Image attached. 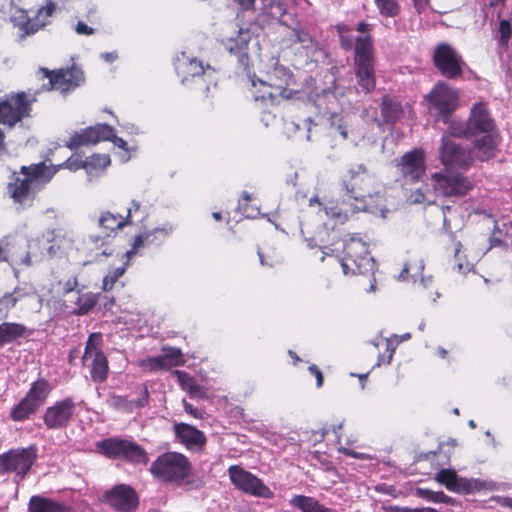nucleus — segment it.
Here are the masks:
<instances>
[{"instance_id": "f257e3e1", "label": "nucleus", "mask_w": 512, "mask_h": 512, "mask_svg": "<svg viewBox=\"0 0 512 512\" xmlns=\"http://www.w3.org/2000/svg\"><path fill=\"white\" fill-rule=\"evenodd\" d=\"M468 133L475 140L476 157L488 161L494 157L499 143V131L485 102L472 105L467 119Z\"/></svg>"}, {"instance_id": "f03ea898", "label": "nucleus", "mask_w": 512, "mask_h": 512, "mask_svg": "<svg viewBox=\"0 0 512 512\" xmlns=\"http://www.w3.org/2000/svg\"><path fill=\"white\" fill-rule=\"evenodd\" d=\"M353 62L357 84L365 93L372 92L376 86V79L374 47L371 35L356 37Z\"/></svg>"}, {"instance_id": "7ed1b4c3", "label": "nucleus", "mask_w": 512, "mask_h": 512, "mask_svg": "<svg viewBox=\"0 0 512 512\" xmlns=\"http://www.w3.org/2000/svg\"><path fill=\"white\" fill-rule=\"evenodd\" d=\"M430 184L436 196L452 199L464 197L474 188L470 177L451 168H442L431 174Z\"/></svg>"}, {"instance_id": "20e7f679", "label": "nucleus", "mask_w": 512, "mask_h": 512, "mask_svg": "<svg viewBox=\"0 0 512 512\" xmlns=\"http://www.w3.org/2000/svg\"><path fill=\"white\" fill-rule=\"evenodd\" d=\"M189 459L178 452L161 454L151 464V473L163 482L182 483L191 473Z\"/></svg>"}, {"instance_id": "39448f33", "label": "nucleus", "mask_w": 512, "mask_h": 512, "mask_svg": "<svg viewBox=\"0 0 512 512\" xmlns=\"http://www.w3.org/2000/svg\"><path fill=\"white\" fill-rule=\"evenodd\" d=\"M36 75L43 82L47 80V83H43L41 88L35 91L36 94L41 91L57 90L62 95H66L70 91L75 90L85 81L83 71L76 66L53 71L40 67Z\"/></svg>"}, {"instance_id": "423d86ee", "label": "nucleus", "mask_w": 512, "mask_h": 512, "mask_svg": "<svg viewBox=\"0 0 512 512\" xmlns=\"http://www.w3.org/2000/svg\"><path fill=\"white\" fill-rule=\"evenodd\" d=\"M97 450L107 458L123 459L132 464L146 465L149 461L146 451L137 443L110 437L96 443Z\"/></svg>"}, {"instance_id": "0eeeda50", "label": "nucleus", "mask_w": 512, "mask_h": 512, "mask_svg": "<svg viewBox=\"0 0 512 512\" xmlns=\"http://www.w3.org/2000/svg\"><path fill=\"white\" fill-rule=\"evenodd\" d=\"M345 256L341 259L343 272L356 274L374 273L376 263L369 255L368 245L356 236H352L344 244Z\"/></svg>"}, {"instance_id": "6e6552de", "label": "nucleus", "mask_w": 512, "mask_h": 512, "mask_svg": "<svg viewBox=\"0 0 512 512\" xmlns=\"http://www.w3.org/2000/svg\"><path fill=\"white\" fill-rule=\"evenodd\" d=\"M236 3L246 18L245 23L250 25L281 19L286 13L284 5L278 0H238Z\"/></svg>"}, {"instance_id": "1a4fd4ad", "label": "nucleus", "mask_w": 512, "mask_h": 512, "mask_svg": "<svg viewBox=\"0 0 512 512\" xmlns=\"http://www.w3.org/2000/svg\"><path fill=\"white\" fill-rule=\"evenodd\" d=\"M432 60L434 66L446 79L453 80L462 77L465 62L458 51L449 43H438L435 46Z\"/></svg>"}, {"instance_id": "9d476101", "label": "nucleus", "mask_w": 512, "mask_h": 512, "mask_svg": "<svg viewBox=\"0 0 512 512\" xmlns=\"http://www.w3.org/2000/svg\"><path fill=\"white\" fill-rule=\"evenodd\" d=\"M433 110L439 119L448 123L452 113L458 107L459 95L457 90L445 82H439L426 96Z\"/></svg>"}, {"instance_id": "9b49d317", "label": "nucleus", "mask_w": 512, "mask_h": 512, "mask_svg": "<svg viewBox=\"0 0 512 512\" xmlns=\"http://www.w3.org/2000/svg\"><path fill=\"white\" fill-rule=\"evenodd\" d=\"M439 159L443 168L468 170L474 161L470 151L461 144L453 141L448 135H443L439 147Z\"/></svg>"}, {"instance_id": "f8f14e48", "label": "nucleus", "mask_w": 512, "mask_h": 512, "mask_svg": "<svg viewBox=\"0 0 512 512\" xmlns=\"http://www.w3.org/2000/svg\"><path fill=\"white\" fill-rule=\"evenodd\" d=\"M267 84L278 91V95L285 100L295 99L300 94L293 88L296 79L290 68L275 60L267 71Z\"/></svg>"}, {"instance_id": "ddd939ff", "label": "nucleus", "mask_w": 512, "mask_h": 512, "mask_svg": "<svg viewBox=\"0 0 512 512\" xmlns=\"http://www.w3.org/2000/svg\"><path fill=\"white\" fill-rule=\"evenodd\" d=\"M32 467V446L11 449L0 455V475L15 473L16 481L22 480Z\"/></svg>"}, {"instance_id": "4468645a", "label": "nucleus", "mask_w": 512, "mask_h": 512, "mask_svg": "<svg viewBox=\"0 0 512 512\" xmlns=\"http://www.w3.org/2000/svg\"><path fill=\"white\" fill-rule=\"evenodd\" d=\"M30 102L25 92H18L0 101V124L14 127L24 117L29 116Z\"/></svg>"}, {"instance_id": "2eb2a0df", "label": "nucleus", "mask_w": 512, "mask_h": 512, "mask_svg": "<svg viewBox=\"0 0 512 512\" xmlns=\"http://www.w3.org/2000/svg\"><path fill=\"white\" fill-rule=\"evenodd\" d=\"M231 482L240 490L253 496L271 499L273 492L255 475L239 466L228 469Z\"/></svg>"}, {"instance_id": "dca6fc26", "label": "nucleus", "mask_w": 512, "mask_h": 512, "mask_svg": "<svg viewBox=\"0 0 512 512\" xmlns=\"http://www.w3.org/2000/svg\"><path fill=\"white\" fill-rule=\"evenodd\" d=\"M330 120L331 133L340 135L343 140L350 141L357 145L366 137V132L363 128V120L356 116H339L332 114Z\"/></svg>"}, {"instance_id": "f3484780", "label": "nucleus", "mask_w": 512, "mask_h": 512, "mask_svg": "<svg viewBox=\"0 0 512 512\" xmlns=\"http://www.w3.org/2000/svg\"><path fill=\"white\" fill-rule=\"evenodd\" d=\"M103 499L118 512H134L139 505L135 489L126 484H118L105 491Z\"/></svg>"}, {"instance_id": "a211bd4d", "label": "nucleus", "mask_w": 512, "mask_h": 512, "mask_svg": "<svg viewBox=\"0 0 512 512\" xmlns=\"http://www.w3.org/2000/svg\"><path fill=\"white\" fill-rule=\"evenodd\" d=\"M395 161L396 167L404 178L405 183H415L425 174V157L421 149L408 151Z\"/></svg>"}, {"instance_id": "6ab92c4d", "label": "nucleus", "mask_w": 512, "mask_h": 512, "mask_svg": "<svg viewBox=\"0 0 512 512\" xmlns=\"http://www.w3.org/2000/svg\"><path fill=\"white\" fill-rule=\"evenodd\" d=\"M75 403L67 397L46 409L43 416L44 424L49 429H61L69 425L75 412Z\"/></svg>"}, {"instance_id": "aec40b11", "label": "nucleus", "mask_w": 512, "mask_h": 512, "mask_svg": "<svg viewBox=\"0 0 512 512\" xmlns=\"http://www.w3.org/2000/svg\"><path fill=\"white\" fill-rule=\"evenodd\" d=\"M60 168H67L70 171L85 169V160L71 156L62 164L57 166L46 165L45 162L34 164V193L41 190L48 183Z\"/></svg>"}, {"instance_id": "412c9836", "label": "nucleus", "mask_w": 512, "mask_h": 512, "mask_svg": "<svg viewBox=\"0 0 512 512\" xmlns=\"http://www.w3.org/2000/svg\"><path fill=\"white\" fill-rule=\"evenodd\" d=\"M435 480L445 486L449 491L461 494H469L480 490L482 483L477 479L461 478L455 470L441 469L435 475Z\"/></svg>"}, {"instance_id": "4be33fe9", "label": "nucleus", "mask_w": 512, "mask_h": 512, "mask_svg": "<svg viewBox=\"0 0 512 512\" xmlns=\"http://www.w3.org/2000/svg\"><path fill=\"white\" fill-rule=\"evenodd\" d=\"M111 126L108 124H96L87 127L80 132H75L69 141L65 143V147L70 150L77 149L80 146L95 145L100 141H105L111 136Z\"/></svg>"}, {"instance_id": "5701e85b", "label": "nucleus", "mask_w": 512, "mask_h": 512, "mask_svg": "<svg viewBox=\"0 0 512 512\" xmlns=\"http://www.w3.org/2000/svg\"><path fill=\"white\" fill-rule=\"evenodd\" d=\"M173 432L177 441L192 452H201L204 450L207 438L205 434L196 427L179 422L173 425Z\"/></svg>"}, {"instance_id": "b1692460", "label": "nucleus", "mask_w": 512, "mask_h": 512, "mask_svg": "<svg viewBox=\"0 0 512 512\" xmlns=\"http://www.w3.org/2000/svg\"><path fill=\"white\" fill-rule=\"evenodd\" d=\"M21 173L23 178L13 174V181L7 186V193L15 203L23 204L28 199L32 187V165L23 166Z\"/></svg>"}, {"instance_id": "393cba45", "label": "nucleus", "mask_w": 512, "mask_h": 512, "mask_svg": "<svg viewBox=\"0 0 512 512\" xmlns=\"http://www.w3.org/2000/svg\"><path fill=\"white\" fill-rule=\"evenodd\" d=\"M250 39L249 32L240 28L238 35L235 38H229L225 43V48L231 55L237 58L238 64L243 70H247L250 67L248 54Z\"/></svg>"}, {"instance_id": "a878e982", "label": "nucleus", "mask_w": 512, "mask_h": 512, "mask_svg": "<svg viewBox=\"0 0 512 512\" xmlns=\"http://www.w3.org/2000/svg\"><path fill=\"white\" fill-rule=\"evenodd\" d=\"M10 21L13 24L14 35L18 42H22L32 34V23L26 10L16 8L11 14Z\"/></svg>"}, {"instance_id": "bb28decb", "label": "nucleus", "mask_w": 512, "mask_h": 512, "mask_svg": "<svg viewBox=\"0 0 512 512\" xmlns=\"http://www.w3.org/2000/svg\"><path fill=\"white\" fill-rule=\"evenodd\" d=\"M176 71L179 75L183 76V83L186 82L189 77H200L206 74V70L201 61L196 58L189 59L184 54L182 59H178Z\"/></svg>"}, {"instance_id": "cd10ccee", "label": "nucleus", "mask_w": 512, "mask_h": 512, "mask_svg": "<svg viewBox=\"0 0 512 512\" xmlns=\"http://www.w3.org/2000/svg\"><path fill=\"white\" fill-rule=\"evenodd\" d=\"M99 226L112 233L117 229H122L126 225L132 224L131 209H128L127 215L123 218L120 214H113L111 212H103L98 220Z\"/></svg>"}, {"instance_id": "c85d7f7f", "label": "nucleus", "mask_w": 512, "mask_h": 512, "mask_svg": "<svg viewBox=\"0 0 512 512\" xmlns=\"http://www.w3.org/2000/svg\"><path fill=\"white\" fill-rule=\"evenodd\" d=\"M381 115L386 124H394L403 115V109L398 102L384 96L381 103Z\"/></svg>"}, {"instance_id": "c756f323", "label": "nucleus", "mask_w": 512, "mask_h": 512, "mask_svg": "<svg viewBox=\"0 0 512 512\" xmlns=\"http://www.w3.org/2000/svg\"><path fill=\"white\" fill-rule=\"evenodd\" d=\"M56 7L54 0H47L46 4L37 10L34 15V33L51 23Z\"/></svg>"}, {"instance_id": "7c9ffc66", "label": "nucleus", "mask_w": 512, "mask_h": 512, "mask_svg": "<svg viewBox=\"0 0 512 512\" xmlns=\"http://www.w3.org/2000/svg\"><path fill=\"white\" fill-rule=\"evenodd\" d=\"M91 364V378L94 382L102 383L107 379L108 375V361L104 353H97L95 357L90 358Z\"/></svg>"}, {"instance_id": "2f4dec72", "label": "nucleus", "mask_w": 512, "mask_h": 512, "mask_svg": "<svg viewBox=\"0 0 512 512\" xmlns=\"http://www.w3.org/2000/svg\"><path fill=\"white\" fill-rule=\"evenodd\" d=\"M32 413V386L27 391L26 396L15 405L11 412L10 417L13 421H23L27 419Z\"/></svg>"}, {"instance_id": "473e14b6", "label": "nucleus", "mask_w": 512, "mask_h": 512, "mask_svg": "<svg viewBox=\"0 0 512 512\" xmlns=\"http://www.w3.org/2000/svg\"><path fill=\"white\" fill-rule=\"evenodd\" d=\"M497 17H501V13L498 12ZM494 39L497 42L498 47L507 48L509 41L512 37V24L509 19H499L498 26L493 34Z\"/></svg>"}, {"instance_id": "72a5a7b5", "label": "nucleus", "mask_w": 512, "mask_h": 512, "mask_svg": "<svg viewBox=\"0 0 512 512\" xmlns=\"http://www.w3.org/2000/svg\"><path fill=\"white\" fill-rule=\"evenodd\" d=\"M289 504L301 512H320L322 507L318 500L305 495H294L289 500Z\"/></svg>"}, {"instance_id": "f704fd0d", "label": "nucleus", "mask_w": 512, "mask_h": 512, "mask_svg": "<svg viewBox=\"0 0 512 512\" xmlns=\"http://www.w3.org/2000/svg\"><path fill=\"white\" fill-rule=\"evenodd\" d=\"M34 512H71V510L66 505L34 496Z\"/></svg>"}, {"instance_id": "c9c22d12", "label": "nucleus", "mask_w": 512, "mask_h": 512, "mask_svg": "<svg viewBox=\"0 0 512 512\" xmlns=\"http://www.w3.org/2000/svg\"><path fill=\"white\" fill-rule=\"evenodd\" d=\"M290 40L292 43H299L301 47L305 49L307 52L314 51L317 46L316 41L309 34V32L302 28H294L292 30Z\"/></svg>"}, {"instance_id": "e433bc0d", "label": "nucleus", "mask_w": 512, "mask_h": 512, "mask_svg": "<svg viewBox=\"0 0 512 512\" xmlns=\"http://www.w3.org/2000/svg\"><path fill=\"white\" fill-rule=\"evenodd\" d=\"M415 493L418 497L425 499L428 502L453 504L452 497L444 494L442 491H432L426 488H416Z\"/></svg>"}, {"instance_id": "4c0bfd02", "label": "nucleus", "mask_w": 512, "mask_h": 512, "mask_svg": "<svg viewBox=\"0 0 512 512\" xmlns=\"http://www.w3.org/2000/svg\"><path fill=\"white\" fill-rule=\"evenodd\" d=\"M340 191L346 200H355L356 202L363 203L364 195L356 188L355 180H350V177H345L340 183Z\"/></svg>"}, {"instance_id": "58836bf2", "label": "nucleus", "mask_w": 512, "mask_h": 512, "mask_svg": "<svg viewBox=\"0 0 512 512\" xmlns=\"http://www.w3.org/2000/svg\"><path fill=\"white\" fill-rule=\"evenodd\" d=\"M54 386L50 384L47 380L41 378L34 382V407L37 404H42L50 392L53 390Z\"/></svg>"}, {"instance_id": "ea45409f", "label": "nucleus", "mask_w": 512, "mask_h": 512, "mask_svg": "<svg viewBox=\"0 0 512 512\" xmlns=\"http://www.w3.org/2000/svg\"><path fill=\"white\" fill-rule=\"evenodd\" d=\"M22 333V326L13 323H2L0 325V345L12 341L16 337L21 336Z\"/></svg>"}, {"instance_id": "a19ab883", "label": "nucleus", "mask_w": 512, "mask_h": 512, "mask_svg": "<svg viewBox=\"0 0 512 512\" xmlns=\"http://www.w3.org/2000/svg\"><path fill=\"white\" fill-rule=\"evenodd\" d=\"M97 301H98L97 294L89 292V293L79 295L78 299L76 301V305H77L76 313L78 315L87 314L89 311H91L94 308Z\"/></svg>"}, {"instance_id": "79ce46f5", "label": "nucleus", "mask_w": 512, "mask_h": 512, "mask_svg": "<svg viewBox=\"0 0 512 512\" xmlns=\"http://www.w3.org/2000/svg\"><path fill=\"white\" fill-rule=\"evenodd\" d=\"M111 163L110 156L108 154H93L85 160L86 171L90 169H105Z\"/></svg>"}, {"instance_id": "37998d69", "label": "nucleus", "mask_w": 512, "mask_h": 512, "mask_svg": "<svg viewBox=\"0 0 512 512\" xmlns=\"http://www.w3.org/2000/svg\"><path fill=\"white\" fill-rule=\"evenodd\" d=\"M101 334L93 333L88 337L86 342L85 352L83 355L84 360H89L91 357H95L97 353H103L99 346L101 344Z\"/></svg>"}, {"instance_id": "c03bdc74", "label": "nucleus", "mask_w": 512, "mask_h": 512, "mask_svg": "<svg viewBox=\"0 0 512 512\" xmlns=\"http://www.w3.org/2000/svg\"><path fill=\"white\" fill-rule=\"evenodd\" d=\"M381 15L395 17L400 12V6L396 0H375Z\"/></svg>"}, {"instance_id": "a18cd8bd", "label": "nucleus", "mask_w": 512, "mask_h": 512, "mask_svg": "<svg viewBox=\"0 0 512 512\" xmlns=\"http://www.w3.org/2000/svg\"><path fill=\"white\" fill-rule=\"evenodd\" d=\"M163 351L164 354L162 356L163 358H165V363L168 369L174 366H180L184 364L183 355L180 349L169 347L164 348Z\"/></svg>"}, {"instance_id": "49530a36", "label": "nucleus", "mask_w": 512, "mask_h": 512, "mask_svg": "<svg viewBox=\"0 0 512 512\" xmlns=\"http://www.w3.org/2000/svg\"><path fill=\"white\" fill-rule=\"evenodd\" d=\"M175 373L177 374L178 379H181V380H182V378L188 379L189 386L187 388V391L190 394V396L195 397V396H202L204 394L203 388L199 384H197L195 379L193 377H191L188 373H186L184 371H179V370H176Z\"/></svg>"}, {"instance_id": "de8ad7c7", "label": "nucleus", "mask_w": 512, "mask_h": 512, "mask_svg": "<svg viewBox=\"0 0 512 512\" xmlns=\"http://www.w3.org/2000/svg\"><path fill=\"white\" fill-rule=\"evenodd\" d=\"M449 133L450 135L458 138H473L472 135L468 133V123L466 122H455L452 121L449 124Z\"/></svg>"}, {"instance_id": "09e8293b", "label": "nucleus", "mask_w": 512, "mask_h": 512, "mask_svg": "<svg viewBox=\"0 0 512 512\" xmlns=\"http://www.w3.org/2000/svg\"><path fill=\"white\" fill-rule=\"evenodd\" d=\"M125 268L118 267L114 270L110 271L103 279V290L109 291L113 288L114 284L118 281V279L124 274Z\"/></svg>"}, {"instance_id": "8fccbe9b", "label": "nucleus", "mask_w": 512, "mask_h": 512, "mask_svg": "<svg viewBox=\"0 0 512 512\" xmlns=\"http://www.w3.org/2000/svg\"><path fill=\"white\" fill-rule=\"evenodd\" d=\"M152 237L153 233L148 232H145L143 235H137L134 238L132 248L126 252L127 257H131L132 255L136 254L138 248L141 247L144 242L153 243L154 239Z\"/></svg>"}, {"instance_id": "3c124183", "label": "nucleus", "mask_w": 512, "mask_h": 512, "mask_svg": "<svg viewBox=\"0 0 512 512\" xmlns=\"http://www.w3.org/2000/svg\"><path fill=\"white\" fill-rule=\"evenodd\" d=\"M337 31L339 33L341 47L345 50L351 49L353 46L355 47L356 38L352 39L345 35L346 32H349L350 29L346 27V25H338Z\"/></svg>"}, {"instance_id": "603ef678", "label": "nucleus", "mask_w": 512, "mask_h": 512, "mask_svg": "<svg viewBox=\"0 0 512 512\" xmlns=\"http://www.w3.org/2000/svg\"><path fill=\"white\" fill-rule=\"evenodd\" d=\"M145 365L149 367L150 370H167L168 367L165 363V358L162 355L155 356L147 359L145 361Z\"/></svg>"}, {"instance_id": "864d4df0", "label": "nucleus", "mask_w": 512, "mask_h": 512, "mask_svg": "<svg viewBox=\"0 0 512 512\" xmlns=\"http://www.w3.org/2000/svg\"><path fill=\"white\" fill-rule=\"evenodd\" d=\"M148 404H149V392H148L147 386L144 384L140 391L139 397L135 400L130 401V405L137 407V408H142V407L147 406Z\"/></svg>"}, {"instance_id": "5fc2aeb1", "label": "nucleus", "mask_w": 512, "mask_h": 512, "mask_svg": "<svg viewBox=\"0 0 512 512\" xmlns=\"http://www.w3.org/2000/svg\"><path fill=\"white\" fill-rule=\"evenodd\" d=\"M410 270L414 271V277L421 275L422 271L424 270V261L421 259L417 263H415V265L405 263L399 277H403L404 274L408 273Z\"/></svg>"}, {"instance_id": "6e6d98bb", "label": "nucleus", "mask_w": 512, "mask_h": 512, "mask_svg": "<svg viewBox=\"0 0 512 512\" xmlns=\"http://www.w3.org/2000/svg\"><path fill=\"white\" fill-rule=\"evenodd\" d=\"M111 136H109V138L106 140V141H111L113 142V144L117 147H119L120 149H123L125 151L128 150V144L127 142L121 138V137H118L115 135L114 133V128L111 126Z\"/></svg>"}, {"instance_id": "4d7b16f0", "label": "nucleus", "mask_w": 512, "mask_h": 512, "mask_svg": "<svg viewBox=\"0 0 512 512\" xmlns=\"http://www.w3.org/2000/svg\"><path fill=\"white\" fill-rule=\"evenodd\" d=\"M368 172L367 167L364 164H358L354 168H350L347 172V177H350V180H355L360 174H365Z\"/></svg>"}, {"instance_id": "13d9d810", "label": "nucleus", "mask_w": 512, "mask_h": 512, "mask_svg": "<svg viewBox=\"0 0 512 512\" xmlns=\"http://www.w3.org/2000/svg\"><path fill=\"white\" fill-rule=\"evenodd\" d=\"M75 31L79 35H92L95 32V30L92 27L88 26L82 21H79L76 24Z\"/></svg>"}, {"instance_id": "bf43d9fd", "label": "nucleus", "mask_w": 512, "mask_h": 512, "mask_svg": "<svg viewBox=\"0 0 512 512\" xmlns=\"http://www.w3.org/2000/svg\"><path fill=\"white\" fill-rule=\"evenodd\" d=\"M129 404L126 397L115 395L111 398V405L115 408H127Z\"/></svg>"}, {"instance_id": "052dcab7", "label": "nucleus", "mask_w": 512, "mask_h": 512, "mask_svg": "<svg viewBox=\"0 0 512 512\" xmlns=\"http://www.w3.org/2000/svg\"><path fill=\"white\" fill-rule=\"evenodd\" d=\"M173 231V227L170 224H165L162 227H157L148 233H153V239L155 240V234L160 233L164 238L167 237Z\"/></svg>"}, {"instance_id": "680f3d73", "label": "nucleus", "mask_w": 512, "mask_h": 512, "mask_svg": "<svg viewBox=\"0 0 512 512\" xmlns=\"http://www.w3.org/2000/svg\"><path fill=\"white\" fill-rule=\"evenodd\" d=\"M183 407L186 413L190 414L195 418H202V412L195 408L192 404L183 400Z\"/></svg>"}, {"instance_id": "e2e57ef3", "label": "nucleus", "mask_w": 512, "mask_h": 512, "mask_svg": "<svg viewBox=\"0 0 512 512\" xmlns=\"http://www.w3.org/2000/svg\"><path fill=\"white\" fill-rule=\"evenodd\" d=\"M309 371L316 377V384L317 387H321L323 385V374L319 370V368L316 365H311L309 367Z\"/></svg>"}, {"instance_id": "0e129e2a", "label": "nucleus", "mask_w": 512, "mask_h": 512, "mask_svg": "<svg viewBox=\"0 0 512 512\" xmlns=\"http://www.w3.org/2000/svg\"><path fill=\"white\" fill-rule=\"evenodd\" d=\"M110 237V233H107L105 236L100 235H90V241L96 246H102L106 243V240Z\"/></svg>"}, {"instance_id": "69168bd1", "label": "nucleus", "mask_w": 512, "mask_h": 512, "mask_svg": "<svg viewBox=\"0 0 512 512\" xmlns=\"http://www.w3.org/2000/svg\"><path fill=\"white\" fill-rule=\"evenodd\" d=\"M77 285H78V281H77L76 277L68 279L64 284V288H63L64 293H70V292L74 291L75 288L77 287Z\"/></svg>"}, {"instance_id": "338daca9", "label": "nucleus", "mask_w": 512, "mask_h": 512, "mask_svg": "<svg viewBox=\"0 0 512 512\" xmlns=\"http://www.w3.org/2000/svg\"><path fill=\"white\" fill-rule=\"evenodd\" d=\"M327 433H328V431L326 429L314 431L313 432V436H314L313 444L316 445L317 443L324 441Z\"/></svg>"}, {"instance_id": "774afa93", "label": "nucleus", "mask_w": 512, "mask_h": 512, "mask_svg": "<svg viewBox=\"0 0 512 512\" xmlns=\"http://www.w3.org/2000/svg\"><path fill=\"white\" fill-rule=\"evenodd\" d=\"M428 1L429 0H413L414 2V8L416 9V11L420 14L422 13L425 8L427 7L428 5Z\"/></svg>"}]
</instances>
